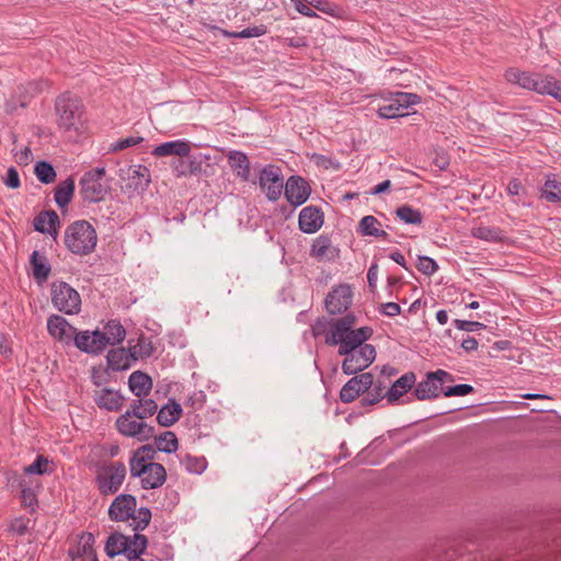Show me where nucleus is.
I'll return each instance as SVG.
<instances>
[{
  "mask_svg": "<svg viewBox=\"0 0 561 561\" xmlns=\"http://www.w3.org/2000/svg\"><path fill=\"white\" fill-rule=\"evenodd\" d=\"M75 187V181L71 178L57 185L55 191V202L60 208L66 207L71 202Z\"/></svg>",
  "mask_w": 561,
  "mask_h": 561,
  "instance_id": "nucleus-35",
  "label": "nucleus"
},
{
  "mask_svg": "<svg viewBox=\"0 0 561 561\" xmlns=\"http://www.w3.org/2000/svg\"><path fill=\"white\" fill-rule=\"evenodd\" d=\"M192 150V145L187 140H172L163 142L153 148L151 154L157 158L175 156L179 158H187Z\"/></svg>",
  "mask_w": 561,
  "mask_h": 561,
  "instance_id": "nucleus-17",
  "label": "nucleus"
},
{
  "mask_svg": "<svg viewBox=\"0 0 561 561\" xmlns=\"http://www.w3.org/2000/svg\"><path fill=\"white\" fill-rule=\"evenodd\" d=\"M147 538L144 535L135 534L128 537L127 547V561H145L140 558L147 548Z\"/></svg>",
  "mask_w": 561,
  "mask_h": 561,
  "instance_id": "nucleus-30",
  "label": "nucleus"
},
{
  "mask_svg": "<svg viewBox=\"0 0 561 561\" xmlns=\"http://www.w3.org/2000/svg\"><path fill=\"white\" fill-rule=\"evenodd\" d=\"M356 317L354 313H346L342 318L335 320L332 323V329L330 333L325 334V344L330 346H334L341 343H345L352 339L358 336L359 331H366L367 337H371L374 334V330L370 327H362L358 329H353V325L356 323Z\"/></svg>",
  "mask_w": 561,
  "mask_h": 561,
  "instance_id": "nucleus-6",
  "label": "nucleus"
},
{
  "mask_svg": "<svg viewBox=\"0 0 561 561\" xmlns=\"http://www.w3.org/2000/svg\"><path fill=\"white\" fill-rule=\"evenodd\" d=\"M48 471L49 460L42 455L37 456L33 463L24 468V472L27 474H43Z\"/></svg>",
  "mask_w": 561,
  "mask_h": 561,
  "instance_id": "nucleus-48",
  "label": "nucleus"
},
{
  "mask_svg": "<svg viewBox=\"0 0 561 561\" xmlns=\"http://www.w3.org/2000/svg\"><path fill=\"white\" fill-rule=\"evenodd\" d=\"M415 381L416 375L413 371L403 374L386 392L388 403H396L402 396H404L413 388Z\"/></svg>",
  "mask_w": 561,
  "mask_h": 561,
  "instance_id": "nucleus-19",
  "label": "nucleus"
},
{
  "mask_svg": "<svg viewBox=\"0 0 561 561\" xmlns=\"http://www.w3.org/2000/svg\"><path fill=\"white\" fill-rule=\"evenodd\" d=\"M126 331L117 321H110L103 331H100V340L103 342V350L107 345H116L124 341Z\"/></svg>",
  "mask_w": 561,
  "mask_h": 561,
  "instance_id": "nucleus-22",
  "label": "nucleus"
},
{
  "mask_svg": "<svg viewBox=\"0 0 561 561\" xmlns=\"http://www.w3.org/2000/svg\"><path fill=\"white\" fill-rule=\"evenodd\" d=\"M507 192L512 196L524 197L526 196V188L523 186L518 179H512L507 184Z\"/></svg>",
  "mask_w": 561,
  "mask_h": 561,
  "instance_id": "nucleus-61",
  "label": "nucleus"
},
{
  "mask_svg": "<svg viewBox=\"0 0 561 561\" xmlns=\"http://www.w3.org/2000/svg\"><path fill=\"white\" fill-rule=\"evenodd\" d=\"M332 323L331 321L324 319V318H319L316 320V322L312 324L311 327V330H312V334L314 336H320V335H323L327 333V330L329 327L332 328Z\"/></svg>",
  "mask_w": 561,
  "mask_h": 561,
  "instance_id": "nucleus-63",
  "label": "nucleus"
},
{
  "mask_svg": "<svg viewBox=\"0 0 561 561\" xmlns=\"http://www.w3.org/2000/svg\"><path fill=\"white\" fill-rule=\"evenodd\" d=\"M59 225V217L56 211H43L36 218L34 227L42 233H48L54 238L57 237V228Z\"/></svg>",
  "mask_w": 561,
  "mask_h": 561,
  "instance_id": "nucleus-24",
  "label": "nucleus"
},
{
  "mask_svg": "<svg viewBox=\"0 0 561 561\" xmlns=\"http://www.w3.org/2000/svg\"><path fill=\"white\" fill-rule=\"evenodd\" d=\"M48 333L56 340L70 343L76 334V329L61 316H50L47 320Z\"/></svg>",
  "mask_w": 561,
  "mask_h": 561,
  "instance_id": "nucleus-15",
  "label": "nucleus"
},
{
  "mask_svg": "<svg viewBox=\"0 0 561 561\" xmlns=\"http://www.w3.org/2000/svg\"><path fill=\"white\" fill-rule=\"evenodd\" d=\"M323 224L324 213L319 206L309 205L301 209L298 217V226L304 233H316Z\"/></svg>",
  "mask_w": 561,
  "mask_h": 561,
  "instance_id": "nucleus-14",
  "label": "nucleus"
},
{
  "mask_svg": "<svg viewBox=\"0 0 561 561\" xmlns=\"http://www.w3.org/2000/svg\"><path fill=\"white\" fill-rule=\"evenodd\" d=\"M471 236L488 242H503L505 240L504 231L496 227L479 226L471 230Z\"/></svg>",
  "mask_w": 561,
  "mask_h": 561,
  "instance_id": "nucleus-31",
  "label": "nucleus"
},
{
  "mask_svg": "<svg viewBox=\"0 0 561 561\" xmlns=\"http://www.w3.org/2000/svg\"><path fill=\"white\" fill-rule=\"evenodd\" d=\"M152 347L147 339L140 337L136 345L129 347L131 359L148 357L151 355Z\"/></svg>",
  "mask_w": 561,
  "mask_h": 561,
  "instance_id": "nucleus-46",
  "label": "nucleus"
},
{
  "mask_svg": "<svg viewBox=\"0 0 561 561\" xmlns=\"http://www.w3.org/2000/svg\"><path fill=\"white\" fill-rule=\"evenodd\" d=\"M184 466L191 472L201 473L206 468V461L187 456L184 460Z\"/></svg>",
  "mask_w": 561,
  "mask_h": 561,
  "instance_id": "nucleus-58",
  "label": "nucleus"
},
{
  "mask_svg": "<svg viewBox=\"0 0 561 561\" xmlns=\"http://www.w3.org/2000/svg\"><path fill=\"white\" fill-rule=\"evenodd\" d=\"M51 302L61 312L76 314L81 309L79 293L65 282L51 284Z\"/></svg>",
  "mask_w": 561,
  "mask_h": 561,
  "instance_id": "nucleus-8",
  "label": "nucleus"
},
{
  "mask_svg": "<svg viewBox=\"0 0 561 561\" xmlns=\"http://www.w3.org/2000/svg\"><path fill=\"white\" fill-rule=\"evenodd\" d=\"M14 159L20 165H28L33 161V153L28 147H23L14 152Z\"/></svg>",
  "mask_w": 561,
  "mask_h": 561,
  "instance_id": "nucleus-59",
  "label": "nucleus"
},
{
  "mask_svg": "<svg viewBox=\"0 0 561 561\" xmlns=\"http://www.w3.org/2000/svg\"><path fill=\"white\" fill-rule=\"evenodd\" d=\"M137 501L130 494H121L112 502L108 516L115 522H128L134 530H144L150 523L151 512L147 507L136 508Z\"/></svg>",
  "mask_w": 561,
  "mask_h": 561,
  "instance_id": "nucleus-2",
  "label": "nucleus"
},
{
  "mask_svg": "<svg viewBox=\"0 0 561 561\" xmlns=\"http://www.w3.org/2000/svg\"><path fill=\"white\" fill-rule=\"evenodd\" d=\"M260 185L268 199L277 201L280 196V181L274 167L264 168L260 174Z\"/></svg>",
  "mask_w": 561,
  "mask_h": 561,
  "instance_id": "nucleus-18",
  "label": "nucleus"
},
{
  "mask_svg": "<svg viewBox=\"0 0 561 561\" xmlns=\"http://www.w3.org/2000/svg\"><path fill=\"white\" fill-rule=\"evenodd\" d=\"M98 236L95 229L85 220L71 224L65 232V244L75 254L87 255L96 245Z\"/></svg>",
  "mask_w": 561,
  "mask_h": 561,
  "instance_id": "nucleus-3",
  "label": "nucleus"
},
{
  "mask_svg": "<svg viewBox=\"0 0 561 561\" xmlns=\"http://www.w3.org/2000/svg\"><path fill=\"white\" fill-rule=\"evenodd\" d=\"M128 385L130 391L137 397L148 394L152 388L151 378L141 371H134L129 376Z\"/></svg>",
  "mask_w": 561,
  "mask_h": 561,
  "instance_id": "nucleus-28",
  "label": "nucleus"
},
{
  "mask_svg": "<svg viewBox=\"0 0 561 561\" xmlns=\"http://www.w3.org/2000/svg\"><path fill=\"white\" fill-rule=\"evenodd\" d=\"M378 115L381 118H398L407 116L408 113L401 110V105L399 104L397 100V95H394V99L391 100V102L387 105H382L378 108Z\"/></svg>",
  "mask_w": 561,
  "mask_h": 561,
  "instance_id": "nucleus-44",
  "label": "nucleus"
},
{
  "mask_svg": "<svg viewBox=\"0 0 561 561\" xmlns=\"http://www.w3.org/2000/svg\"><path fill=\"white\" fill-rule=\"evenodd\" d=\"M31 264L33 266V275L36 279L45 280L48 277L50 267L47 264L46 257L39 254L38 251L32 253Z\"/></svg>",
  "mask_w": 561,
  "mask_h": 561,
  "instance_id": "nucleus-40",
  "label": "nucleus"
},
{
  "mask_svg": "<svg viewBox=\"0 0 561 561\" xmlns=\"http://www.w3.org/2000/svg\"><path fill=\"white\" fill-rule=\"evenodd\" d=\"M28 529V519L24 517H18L13 519L10 524V530L18 534L23 535Z\"/></svg>",
  "mask_w": 561,
  "mask_h": 561,
  "instance_id": "nucleus-64",
  "label": "nucleus"
},
{
  "mask_svg": "<svg viewBox=\"0 0 561 561\" xmlns=\"http://www.w3.org/2000/svg\"><path fill=\"white\" fill-rule=\"evenodd\" d=\"M308 4H310L318 11L327 13L332 16L335 15V12L337 10V5L330 2L329 0H309Z\"/></svg>",
  "mask_w": 561,
  "mask_h": 561,
  "instance_id": "nucleus-56",
  "label": "nucleus"
},
{
  "mask_svg": "<svg viewBox=\"0 0 561 561\" xmlns=\"http://www.w3.org/2000/svg\"><path fill=\"white\" fill-rule=\"evenodd\" d=\"M541 94H548L561 102V81L552 76H546Z\"/></svg>",
  "mask_w": 561,
  "mask_h": 561,
  "instance_id": "nucleus-45",
  "label": "nucleus"
},
{
  "mask_svg": "<svg viewBox=\"0 0 561 561\" xmlns=\"http://www.w3.org/2000/svg\"><path fill=\"white\" fill-rule=\"evenodd\" d=\"M380 227L381 224L375 216L367 215L359 220L357 232L363 237H375L387 240L388 233L386 230L380 229Z\"/></svg>",
  "mask_w": 561,
  "mask_h": 561,
  "instance_id": "nucleus-23",
  "label": "nucleus"
},
{
  "mask_svg": "<svg viewBox=\"0 0 561 561\" xmlns=\"http://www.w3.org/2000/svg\"><path fill=\"white\" fill-rule=\"evenodd\" d=\"M76 346L87 353H100L103 351V342L100 340V331H82L73 335Z\"/></svg>",
  "mask_w": 561,
  "mask_h": 561,
  "instance_id": "nucleus-20",
  "label": "nucleus"
},
{
  "mask_svg": "<svg viewBox=\"0 0 561 561\" xmlns=\"http://www.w3.org/2000/svg\"><path fill=\"white\" fill-rule=\"evenodd\" d=\"M445 397H463L474 391L471 385L459 383L455 386H448L442 389Z\"/></svg>",
  "mask_w": 561,
  "mask_h": 561,
  "instance_id": "nucleus-50",
  "label": "nucleus"
},
{
  "mask_svg": "<svg viewBox=\"0 0 561 561\" xmlns=\"http://www.w3.org/2000/svg\"><path fill=\"white\" fill-rule=\"evenodd\" d=\"M34 173L37 180L44 184H50L56 180V171L54 167L46 161L37 162L34 168Z\"/></svg>",
  "mask_w": 561,
  "mask_h": 561,
  "instance_id": "nucleus-41",
  "label": "nucleus"
},
{
  "mask_svg": "<svg viewBox=\"0 0 561 561\" xmlns=\"http://www.w3.org/2000/svg\"><path fill=\"white\" fill-rule=\"evenodd\" d=\"M150 451L151 449L149 447L142 446L133 454L129 461L131 476L139 478L142 471L151 463L146 460V456H148Z\"/></svg>",
  "mask_w": 561,
  "mask_h": 561,
  "instance_id": "nucleus-36",
  "label": "nucleus"
},
{
  "mask_svg": "<svg viewBox=\"0 0 561 561\" xmlns=\"http://www.w3.org/2000/svg\"><path fill=\"white\" fill-rule=\"evenodd\" d=\"M383 398L387 399L386 392L375 393L371 389H369L363 394L358 403L360 408H367L379 403Z\"/></svg>",
  "mask_w": 561,
  "mask_h": 561,
  "instance_id": "nucleus-52",
  "label": "nucleus"
},
{
  "mask_svg": "<svg viewBox=\"0 0 561 561\" xmlns=\"http://www.w3.org/2000/svg\"><path fill=\"white\" fill-rule=\"evenodd\" d=\"M131 179H138L141 187H148L151 179H150V172L147 167L145 165H136L131 169L130 173Z\"/></svg>",
  "mask_w": 561,
  "mask_h": 561,
  "instance_id": "nucleus-51",
  "label": "nucleus"
},
{
  "mask_svg": "<svg viewBox=\"0 0 561 561\" xmlns=\"http://www.w3.org/2000/svg\"><path fill=\"white\" fill-rule=\"evenodd\" d=\"M541 197L550 203H561V180L556 175H548L541 190Z\"/></svg>",
  "mask_w": 561,
  "mask_h": 561,
  "instance_id": "nucleus-33",
  "label": "nucleus"
},
{
  "mask_svg": "<svg viewBox=\"0 0 561 561\" xmlns=\"http://www.w3.org/2000/svg\"><path fill=\"white\" fill-rule=\"evenodd\" d=\"M310 255L318 261H334L340 255V250L332 245L331 238L320 234L311 244Z\"/></svg>",
  "mask_w": 561,
  "mask_h": 561,
  "instance_id": "nucleus-16",
  "label": "nucleus"
},
{
  "mask_svg": "<svg viewBox=\"0 0 561 561\" xmlns=\"http://www.w3.org/2000/svg\"><path fill=\"white\" fill-rule=\"evenodd\" d=\"M374 385L371 373L354 375L340 390V400L343 403H351L367 392Z\"/></svg>",
  "mask_w": 561,
  "mask_h": 561,
  "instance_id": "nucleus-10",
  "label": "nucleus"
},
{
  "mask_svg": "<svg viewBox=\"0 0 561 561\" xmlns=\"http://www.w3.org/2000/svg\"><path fill=\"white\" fill-rule=\"evenodd\" d=\"M123 397L113 390H103L98 398L100 408L108 411H118L123 405Z\"/></svg>",
  "mask_w": 561,
  "mask_h": 561,
  "instance_id": "nucleus-38",
  "label": "nucleus"
},
{
  "mask_svg": "<svg viewBox=\"0 0 561 561\" xmlns=\"http://www.w3.org/2000/svg\"><path fill=\"white\" fill-rule=\"evenodd\" d=\"M58 126L65 130H79L83 126L82 102L71 95H62L56 102Z\"/></svg>",
  "mask_w": 561,
  "mask_h": 561,
  "instance_id": "nucleus-5",
  "label": "nucleus"
},
{
  "mask_svg": "<svg viewBox=\"0 0 561 561\" xmlns=\"http://www.w3.org/2000/svg\"><path fill=\"white\" fill-rule=\"evenodd\" d=\"M94 537L92 534H82L79 538L78 545L70 550V556L75 561L84 560L89 557H94L95 551L93 549Z\"/></svg>",
  "mask_w": 561,
  "mask_h": 561,
  "instance_id": "nucleus-25",
  "label": "nucleus"
},
{
  "mask_svg": "<svg viewBox=\"0 0 561 561\" xmlns=\"http://www.w3.org/2000/svg\"><path fill=\"white\" fill-rule=\"evenodd\" d=\"M416 268L424 275L432 276L438 271L437 262L426 255H421L417 259Z\"/></svg>",
  "mask_w": 561,
  "mask_h": 561,
  "instance_id": "nucleus-47",
  "label": "nucleus"
},
{
  "mask_svg": "<svg viewBox=\"0 0 561 561\" xmlns=\"http://www.w3.org/2000/svg\"><path fill=\"white\" fill-rule=\"evenodd\" d=\"M126 477V467L122 462H110L103 465L96 474V485L99 491L104 494L116 493L123 484Z\"/></svg>",
  "mask_w": 561,
  "mask_h": 561,
  "instance_id": "nucleus-7",
  "label": "nucleus"
},
{
  "mask_svg": "<svg viewBox=\"0 0 561 561\" xmlns=\"http://www.w3.org/2000/svg\"><path fill=\"white\" fill-rule=\"evenodd\" d=\"M131 356L124 348L111 351L107 355L110 365L114 369H125L129 367Z\"/></svg>",
  "mask_w": 561,
  "mask_h": 561,
  "instance_id": "nucleus-43",
  "label": "nucleus"
},
{
  "mask_svg": "<svg viewBox=\"0 0 561 561\" xmlns=\"http://www.w3.org/2000/svg\"><path fill=\"white\" fill-rule=\"evenodd\" d=\"M379 312L387 317H396L401 313V307L397 302H386L381 304L378 308Z\"/></svg>",
  "mask_w": 561,
  "mask_h": 561,
  "instance_id": "nucleus-62",
  "label": "nucleus"
},
{
  "mask_svg": "<svg viewBox=\"0 0 561 561\" xmlns=\"http://www.w3.org/2000/svg\"><path fill=\"white\" fill-rule=\"evenodd\" d=\"M158 410L157 403L151 399L134 400L128 411L133 412L138 419L145 421L152 416Z\"/></svg>",
  "mask_w": 561,
  "mask_h": 561,
  "instance_id": "nucleus-34",
  "label": "nucleus"
},
{
  "mask_svg": "<svg viewBox=\"0 0 561 561\" xmlns=\"http://www.w3.org/2000/svg\"><path fill=\"white\" fill-rule=\"evenodd\" d=\"M115 425L119 434L139 442L148 440L153 436V427L128 410L116 420Z\"/></svg>",
  "mask_w": 561,
  "mask_h": 561,
  "instance_id": "nucleus-9",
  "label": "nucleus"
},
{
  "mask_svg": "<svg viewBox=\"0 0 561 561\" xmlns=\"http://www.w3.org/2000/svg\"><path fill=\"white\" fill-rule=\"evenodd\" d=\"M454 325L456 329L466 331V332H472V331L485 329V324H483L482 322L460 320V319L454 320Z\"/></svg>",
  "mask_w": 561,
  "mask_h": 561,
  "instance_id": "nucleus-57",
  "label": "nucleus"
},
{
  "mask_svg": "<svg viewBox=\"0 0 561 561\" xmlns=\"http://www.w3.org/2000/svg\"><path fill=\"white\" fill-rule=\"evenodd\" d=\"M353 291L348 284L334 286L324 299V307L330 314H341L352 305Z\"/></svg>",
  "mask_w": 561,
  "mask_h": 561,
  "instance_id": "nucleus-11",
  "label": "nucleus"
},
{
  "mask_svg": "<svg viewBox=\"0 0 561 561\" xmlns=\"http://www.w3.org/2000/svg\"><path fill=\"white\" fill-rule=\"evenodd\" d=\"M265 33V27L263 25L247 27L241 32H226V35L229 37H239V38H250L257 37Z\"/></svg>",
  "mask_w": 561,
  "mask_h": 561,
  "instance_id": "nucleus-54",
  "label": "nucleus"
},
{
  "mask_svg": "<svg viewBox=\"0 0 561 561\" xmlns=\"http://www.w3.org/2000/svg\"><path fill=\"white\" fill-rule=\"evenodd\" d=\"M142 140H144L142 137L130 136V137L123 138V139H119L117 141L113 142L111 145L110 149H111V151H114V152L122 151L124 149H127L129 147L140 144Z\"/></svg>",
  "mask_w": 561,
  "mask_h": 561,
  "instance_id": "nucleus-55",
  "label": "nucleus"
},
{
  "mask_svg": "<svg viewBox=\"0 0 561 561\" xmlns=\"http://www.w3.org/2000/svg\"><path fill=\"white\" fill-rule=\"evenodd\" d=\"M293 31H294V27L286 28V35L283 36V44L286 43L289 47H294V48L307 47V45H308L307 35H305V34L291 35Z\"/></svg>",
  "mask_w": 561,
  "mask_h": 561,
  "instance_id": "nucleus-49",
  "label": "nucleus"
},
{
  "mask_svg": "<svg viewBox=\"0 0 561 561\" xmlns=\"http://www.w3.org/2000/svg\"><path fill=\"white\" fill-rule=\"evenodd\" d=\"M228 162L233 172L243 181L249 180L250 176V162L248 157L240 151H230L228 154Z\"/></svg>",
  "mask_w": 561,
  "mask_h": 561,
  "instance_id": "nucleus-26",
  "label": "nucleus"
},
{
  "mask_svg": "<svg viewBox=\"0 0 561 561\" xmlns=\"http://www.w3.org/2000/svg\"><path fill=\"white\" fill-rule=\"evenodd\" d=\"M311 160L318 165L323 167L324 169L334 168L337 169L340 165L339 163H334L333 159L331 157L321 154V153H313L311 156Z\"/></svg>",
  "mask_w": 561,
  "mask_h": 561,
  "instance_id": "nucleus-60",
  "label": "nucleus"
},
{
  "mask_svg": "<svg viewBox=\"0 0 561 561\" xmlns=\"http://www.w3.org/2000/svg\"><path fill=\"white\" fill-rule=\"evenodd\" d=\"M366 331H359L358 336L345 343L337 344V354L344 356L342 363V371L345 375L362 374L368 368L376 358V348L371 344H367L370 337H367Z\"/></svg>",
  "mask_w": 561,
  "mask_h": 561,
  "instance_id": "nucleus-1",
  "label": "nucleus"
},
{
  "mask_svg": "<svg viewBox=\"0 0 561 561\" xmlns=\"http://www.w3.org/2000/svg\"><path fill=\"white\" fill-rule=\"evenodd\" d=\"M311 194V186L309 182L300 175H291L285 184L284 195L287 202L298 207L305 204Z\"/></svg>",
  "mask_w": 561,
  "mask_h": 561,
  "instance_id": "nucleus-12",
  "label": "nucleus"
},
{
  "mask_svg": "<svg viewBox=\"0 0 561 561\" xmlns=\"http://www.w3.org/2000/svg\"><path fill=\"white\" fill-rule=\"evenodd\" d=\"M144 489L160 486L165 480V469L162 465L152 462L139 476Z\"/></svg>",
  "mask_w": 561,
  "mask_h": 561,
  "instance_id": "nucleus-21",
  "label": "nucleus"
},
{
  "mask_svg": "<svg viewBox=\"0 0 561 561\" xmlns=\"http://www.w3.org/2000/svg\"><path fill=\"white\" fill-rule=\"evenodd\" d=\"M440 383H436L426 375L425 379L420 381L414 388V396L417 400H432L439 396Z\"/></svg>",
  "mask_w": 561,
  "mask_h": 561,
  "instance_id": "nucleus-27",
  "label": "nucleus"
},
{
  "mask_svg": "<svg viewBox=\"0 0 561 561\" xmlns=\"http://www.w3.org/2000/svg\"><path fill=\"white\" fill-rule=\"evenodd\" d=\"M154 446L158 450L173 453L178 449V438L172 432H164L154 439Z\"/></svg>",
  "mask_w": 561,
  "mask_h": 561,
  "instance_id": "nucleus-42",
  "label": "nucleus"
},
{
  "mask_svg": "<svg viewBox=\"0 0 561 561\" xmlns=\"http://www.w3.org/2000/svg\"><path fill=\"white\" fill-rule=\"evenodd\" d=\"M172 171L176 178L198 174L202 171V164L195 159L183 160V158L172 163Z\"/></svg>",
  "mask_w": 561,
  "mask_h": 561,
  "instance_id": "nucleus-32",
  "label": "nucleus"
},
{
  "mask_svg": "<svg viewBox=\"0 0 561 561\" xmlns=\"http://www.w3.org/2000/svg\"><path fill=\"white\" fill-rule=\"evenodd\" d=\"M127 542L128 536H124L122 534H114L110 536L105 546L107 556L115 557L118 554H124L127 558Z\"/></svg>",
  "mask_w": 561,
  "mask_h": 561,
  "instance_id": "nucleus-37",
  "label": "nucleus"
},
{
  "mask_svg": "<svg viewBox=\"0 0 561 561\" xmlns=\"http://www.w3.org/2000/svg\"><path fill=\"white\" fill-rule=\"evenodd\" d=\"M397 100L404 112L412 105L421 102V96L415 93L398 92L396 93Z\"/></svg>",
  "mask_w": 561,
  "mask_h": 561,
  "instance_id": "nucleus-53",
  "label": "nucleus"
},
{
  "mask_svg": "<svg viewBox=\"0 0 561 561\" xmlns=\"http://www.w3.org/2000/svg\"><path fill=\"white\" fill-rule=\"evenodd\" d=\"M104 168L87 171L79 182L80 195L89 203H99L106 198L111 192V184L104 179Z\"/></svg>",
  "mask_w": 561,
  "mask_h": 561,
  "instance_id": "nucleus-4",
  "label": "nucleus"
},
{
  "mask_svg": "<svg viewBox=\"0 0 561 561\" xmlns=\"http://www.w3.org/2000/svg\"><path fill=\"white\" fill-rule=\"evenodd\" d=\"M505 78L511 83L518 84L523 89L535 91L541 94V88L545 82V77L541 75L520 71L516 68H510L505 72Z\"/></svg>",
  "mask_w": 561,
  "mask_h": 561,
  "instance_id": "nucleus-13",
  "label": "nucleus"
},
{
  "mask_svg": "<svg viewBox=\"0 0 561 561\" xmlns=\"http://www.w3.org/2000/svg\"><path fill=\"white\" fill-rule=\"evenodd\" d=\"M396 216L408 225H420L423 221L422 213L408 204H403L396 209Z\"/></svg>",
  "mask_w": 561,
  "mask_h": 561,
  "instance_id": "nucleus-39",
  "label": "nucleus"
},
{
  "mask_svg": "<svg viewBox=\"0 0 561 561\" xmlns=\"http://www.w3.org/2000/svg\"><path fill=\"white\" fill-rule=\"evenodd\" d=\"M182 414L181 405L175 401H170L158 412L157 420L162 426H171Z\"/></svg>",
  "mask_w": 561,
  "mask_h": 561,
  "instance_id": "nucleus-29",
  "label": "nucleus"
}]
</instances>
